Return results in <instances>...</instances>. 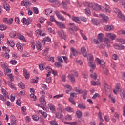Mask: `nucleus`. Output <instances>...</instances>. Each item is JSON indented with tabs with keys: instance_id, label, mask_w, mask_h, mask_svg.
Wrapping results in <instances>:
<instances>
[{
	"instance_id": "nucleus-14",
	"label": "nucleus",
	"mask_w": 125,
	"mask_h": 125,
	"mask_svg": "<svg viewBox=\"0 0 125 125\" xmlns=\"http://www.w3.org/2000/svg\"><path fill=\"white\" fill-rule=\"evenodd\" d=\"M97 61L98 63L100 64V65H101L102 68L103 67H104V68H105V62H104V61H102V60L101 61L99 59H97Z\"/></svg>"
},
{
	"instance_id": "nucleus-44",
	"label": "nucleus",
	"mask_w": 125,
	"mask_h": 125,
	"mask_svg": "<svg viewBox=\"0 0 125 125\" xmlns=\"http://www.w3.org/2000/svg\"><path fill=\"white\" fill-rule=\"evenodd\" d=\"M45 12L46 15H48L50 13H52V10H50V9H47L45 10Z\"/></svg>"
},
{
	"instance_id": "nucleus-16",
	"label": "nucleus",
	"mask_w": 125,
	"mask_h": 125,
	"mask_svg": "<svg viewBox=\"0 0 125 125\" xmlns=\"http://www.w3.org/2000/svg\"><path fill=\"white\" fill-rule=\"evenodd\" d=\"M114 48H115V49H119L120 50H122V49H124V48H125V46H124L123 45H120L118 44H116L115 45H114Z\"/></svg>"
},
{
	"instance_id": "nucleus-5",
	"label": "nucleus",
	"mask_w": 125,
	"mask_h": 125,
	"mask_svg": "<svg viewBox=\"0 0 125 125\" xmlns=\"http://www.w3.org/2000/svg\"><path fill=\"white\" fill-rule=\"evenodd\" d=\"M70 25H72L69 28V32L71 35H75V32H77V26L74 25L73 23H70Z\"/></svg>"
},
{
	"instance_id": "nucleus-43",
	"label": "nucleus",
	"mask_w": 125,
	"mask_h": 125,
	"mask_svg": "<svg viewBox=\"0 0 125 125\" xmlns=\"http://www.w3.org/2000/svg\"><path fill=\"white\" fill-rule=\"evenodd\" d=\"M63 97V94L57 95L53 97L54 99H59V98Z\"/></svg>"
},
{
	"instance_id": "nucleus-15",
	"label": "nucleus",
	"mask_w": 125,
	"mask_h": 125,
	"mask_svg": "<svg viewBox=\"0 0 125 125\" xmlns=\"http://www.w3.org/2000/svg\"><path fill=\"white\" fill-rule=\"evenodd\" d=\"M68 77V79L70 80V81L71 82V83H75V76L74 75V74H69Z\"/></svg>"
},
{
	"instance_id": "nucleus-49",
	"label": "nucleus",
	"mask_w": 125,
	"mask_h": 125,
	"mask_svg": "<svg viewBox=\"0 0 125 125\" xmlns=\"http://www.w3.org/2000/svg\"><path fill=\"white\" fill-rule=\"evenodd\" d=\"M30 97L33 99V101H36L37 100V96H36L34 93H31V94H30Z\"/></svg>"
},
{
	"instance_id": "nucleus-30",
	"label": "nucleus",
	"mask_w": 125,
	"mask_h": 125,
	"mask_svg": "<svg viewBox=\"0 0 125 125\" xmlns=\"http://www.w3.org/2000/svg\"><path fill=\"white\" fill-rule=\"evenodd\" d=\"M4 8L7 11L10 9V6H9V4H7V3H4Z\"/></svg>"
},
{
	"instance_id": "nucleus-20",
	"label": "nucleus",
	"mask_w": 125,
	"mask_h": 125,
	"mask_svg": "<svg viewBox=\"0 0 125 125\" xmlns=\"http://www.w3.org/2000/svg\"><path fill=\"white\" fill-rule=\"evenodd\" d=\"M23 75L24 76L25 79H29V78H30V74L28 73V71L25 69L23 70Z\"/></svg>"
},
{
	"instance_id": "nucleus-52",
	"label": "nucleus",
	"mask_w": 125,
	"mask_h": 125,
	"mask_svg": "<svg viewBox=\"0 0 125 125\" xmlns=\"http://www.w3.org/2000/svg\"><path fill=\"white\" fill-rule=\"evenodd\" d=\"M74 91L77 92V94H80L82 92V90H81L80 89H78V88H77V87L74 88Z\"/></svg>"
},
{
	"instance_id": "nucleus-64",
	"label": "nucleus",
	"mask_w": 125,
	"mask_h": 125,
	"mask_svg": "<svg viewBox=\"0 0 125 125\" xmlns=\"http://www.w3.org/2000/svg\"><path fill=\"white\" fill-rule=\"evenodd\" d=\"M50 110L53 113H55V107L54 106H51L50 108Z\"/></svg>"
},
{
	"instance_id": "nucleus-17",
	"label": "nucleus",
	"mask_w": 125,
	"mask_h": 125,
	"mask_svg": "<svg viewBox=\"0 0 125 125\" xmlns=\"http://www.w3.org/2000/svg\"><path fill=\"white\" fill-rule=\"evenodd\" d=\"M45 62H42V63L39 65V68L41 71H43L45 67H44V65H45Z\"/></svg>"
},
{
	"instance_id": "nucleus-59",
	"label": "nucleus",
	"mask_w": 125,
	"mask_h": 125,
	"mask_svg": "<svg viewBox=\"0 0 125 125\" xmlns=\"http://www.w3.org/2000/svg\"><path fill=\"white\" fill-rule=\"evenodd\" d=\"M3 57L5 58L8 59V58H9V54H8V53H7V52H6L3 55Z\"/></svg>"
},
{
	"instance_id": "nucleus-35",
	"label": "nucleus",
	"mask_w": 125,
	"mask_h": 125,
	"mask_svg": "<svg viewBox=\"0 0 125 125\" xmlns=\"http://www.w3.org/2000/svg\"><path fill=\"white\" fill-rule=\"evenodd\" d=\"M64 119L66 120V121H72V115H67L65 117Z\"/></svg>"
},
{
	"instance_id": "nucleus-9",
	"label": "nucleus",
	"mask_w": 125,
	"mask_h": 125,
	"mask_svg": "<svg viewBox=\"0 0 125 125\" xmlns=\"http://www.w3.org/2000/svg\"><path fill=\"white\" fill-rule=\"evenodd\" d=\"M64 88L65 89H66V93H67V94H69V92H70V91H71L72 89V86H71V85H64Z\"/></svg>"
},
{
	"instance_id": "nucleus-41",
	"label": "nucleus",
	"mask_w": 125,
	"mask_h": 125,
	"mask_svg": "<svg viewBox=\"0 0 125 125\" xmlns=\"http://www.w3.org/2000/svg\"><path fill=\"white\" fill-rule=\"evenodd\" d=\"M18 85L20 88H22V89H25V84H24V83H20L18 84Z\"/></svg>"
},
{
	"instance_id": "nucleus-29",
	"label": "nucleus",
	"mask_w": 125,
	"mask_h": 125,
	"mask_svg": "<svg viewBox=\"0 0 125 125\" xmlns=\"http://www.w3.org/2000/svg\"><path fill=\"white\" fill-rule=\"evenodd\" d=\"M73 21H75L76 23H78V24H81V21L78 18V17H73L72 18Z\"/></svg>"
},
{
	"instance_id": "nucleus-51",
	"label": "nucleus",
	"mask_w": 125,
	"mask_h": 125,
	"mask_svg": "<svg viewBox=\"0 0 125 125\" xmlns=\"http://www.w3.org/2000/svg\"><path fill=\"white\" fill-rule=\"evenodd\" d=\"M118 42H121L122 44H125V40L123 39H119L118 40Z\"/></svg>"
},
{
	"instance_id": "nucleus-48",
	"label": "nucleus",
	"mask_w": 125,
	"mask_h": 125,
	"mask_svg": "<svg viewBox=\"0 0 125 125\" xmlns=\"http://www.w3.org/2000/svg\"><path fill=\"white\" fill-rule=\"evenodd\" d=\"M56 23L57 26L59 27V28H61V29H62L63 28V23H62V22L56 21Z\"/></svg>"
},
{
	"instance_id": "nucleus-13",
	"label": "nucleus",
	"mask_w": 125,
	"mask_h": 125,
	"mask_svg": "<svg viewBox=\"0 0 125 125\" xmlns=\"http://www.w3.org/2000/svg\"><path fill=\"white\" fill-rule=\"evenodd\" d=\"M81 51L82 53L83 54V56L84 57H86L87 54L86 53V49H85V47H83L81 49Z\"/></svg>"
},
{
	"instance_id": "nucleus-26",
	"label": "nucleus",
	"mask_w": 125,
	"mask_h": 125,
	"mask_svg": "<svg viewBox=\"0 0 125 125\" xmlns=\"http://www.w3.org/2000/svg\"><path fill=\"white\" fill-rule=\"evenodd\" d=\"M56 14L59 19H60L61 20H63V17L60 15V13L59 12V11H56Z\"/></svg>"
},
{
	"instance_id": "nucleus-19",
	"label": "nucleus",
	"mask_w": 125,
	"mask_h": 125,
	"mask_svg": "<svg viewBox=\"0 0 125 125\" xmlns=\"http://www.w3.org/2000/svg\"><path fill=\"white\" fill-rule=\"evenodd\" d=\"M106 36L107 38H109L110 39H111V40L116 39V35L115 34H112L111 33H109L106 34Z\"/></svg>"
},
{
	"instance_id": "nucleus-39",
	"label": "nucleus",
	"mask_w": 125,
	"mask_h": 125,
	"mask_svg": "<svg viewBox=\"0 0 125 125\" xmlns=\"http://www.w3.org/2000/svg\"><path fill=\"white\" fill-rule=\"evenodd\" d=\"M36 47L38 50H42V44L40 42H38V43L36 44Z\"/></svg>"
},
{
	"instance_id": "nucleus-57",
	"label": "nucleus",
	"mask_w": 125,
	"mask_h": 125,
	"mask_svg": "<svg viewBox=\"0 0 125 125\" xmlns=\"http://www.w3.org/2000/svg\"><path fill=\"white\" fill-rule=\"evenodd\" d=\"M3 50H4V51H6V52H9L10 51V49H9V48H7L6 47H5V46H3Z\"/></svg>"
},
{
	"instance_id": "nucleus-55",
	"label": "nucleus",
	"mask_w": 125,
	"mask_h": 125,
	"mask_svg": "<svg viewBox=\"0 0 125 125\" xmlns=\"http://www.w3.org/2000/svg\"><path fill=\"white\" fill-rule=\"evenodd\" d=\"M83 76L84 79H87L88 77V73L86 71H85L83 73Z\"/></svg>"
},
{
	"instance_id": "nucleus-1",
	"label": "nucleus",
	"mask_w": 125,
	"mask_h": 125,
	"mask_svg": "<svg viewBox=\"0 0 125 125\" xmlns=\"http://www.w3.org/2000/svg\"><path fill=\"white\" fill-rule=\"evenodd\" d=\"M88 7L90 8H92L94 10L96 11H99V10H102L104 12H108L110 13V7L109 6H107L105 8H101V6L98 5V4H95L94 3H91L88 4Z\"/></svg>"
},
{
	"instance_id": "nucleus-24",
	"label": "nucleus",
	"mask_w": 125,
	"mask_h": 125,
	"mask_svg": "<svg viewBox=\"0 0 125 125\" xmlns=\"http://www.w3.org/2000/svg\"><path fill=\"white\" fill-rule=\"evenodd\" d=\"M65 110L68 113H74V109L70 106L66 107Z\"/></svg>"
},
{
	"instance_id": "nucleus-62",
	"label": "nucleus",
	"mask_w": 125,
	"mask_h": 125,
	"mask_svg": "<svg viewBox=\"0 0 125 125\" xmlns=\"http://www.w3.org/2000/svg\"><path fill=\"white\" fill-rule=\"evenodd\" d=\"M120 95L121 96V98L122 99H125V92L124 91L122 93L120 94Z\"/></svg>"
},
{
	"instance_id": "nucleus-8",
	"label": "nucleus",
	"mask_w": 125,
	"mask_h": 125,
	"mask_svg": "<svg viewBox=\"0 0 125 125\" xmlns=\"http://www.w3.org/2000/svg\"><path fill=\"white\" fill-rule=\"evenodd\" d=\"M104 30L105 31H107L108 32L113 31V30H114V26L113 25H106L104 27Z\"/></svg>"
},
{
	"instance_id": "nucleus-25",
	"label": "nucleus",
	"mask_w": 125,
	"mask_h": 125,
	"mask_svg": "<svg viewBox=\"0 0 125 125\" xmlns=\"http://www.w3.org/2000/svg\"><path fill=\"white\" fill-rule=\"evenodd\" d=\"M55 66L56 68H61L62 67V62H56L55 63Z\"/></svg>"
},
{
	"instance_id": "nucleus-46",
	"label": "nucleus",
	"mask_w": 125,
	"mask_h": 125,
	"mask_svg": "<svg viewBox=\"0 0 125 125\" xmlns=\"http://www.w3.org/2000/svg\"><path fill=\"white\" fill-rule=\"evenodd\" d=\"M88 60H89L90 61H92L93 60V55L91 54H89L87 57Z\"/></svg>"
},
{
	"instance_id": "nucleus-63",
	"label": "nucleus",
	"mask_w": 125,
	"mask_h": 125,
	"mask_svg": "<svg viewBox=\"0 0 125 125\" xmlns=\"http://www.w3.org/2000/svg\"><path fill=\"white\" fill-rule=\"evenodd\" d=\"M50 125H58V124L55 121H50Z\"/></svg>"
},
{
	"instance_id": "nucleus-11",
	"label": "nucleus",
	"mask_w": 125,
	"mask_h": 125,
	"mask_svg": "<svg viewBox=\"0 0 125 125\" xmlns=\"http://www.w3.org/2000/svg\"><path fill=\"white\" fill-rule=\"evenodd\" d=\"M104 87L105 92H109V91H110V89H111V87L109 86V85L107 84V83H106V82H104Z\"/></svg>"
},
{
	"instance_id": "nucleus-36",
	"label": "nucleus",
	"mask_w": 125,
	"mask_h": 125,
	"mask_svg": "<svg viewBox=\"0 0 125 125\" xmlns=\"http://www.w3.org/2000/svg\"><path fill=\"white\" fill-rule=\"evenodd\" d=\"M62 116H63L62 112H59L56 114V118H58V119H60V118H62Z\"/></svg>"
},
{
	"instance_id": "nucleus-47",
	"label": "nucleus",
	"mask_w": 125,
	"mask_h": 125,
	"mask_svg": "<svg viewBox=\"0 0 125 125\" xmlns=\"http://www.w3.org/2000/svg\"><path fill=\"white\" fill-rule=\"evenodd\" d=\"M32 119L34 121H39L40 118L37 115H33Z\"/></svg>"
},
{
	"instance_id": "nucleus-50",
	"label": "nucleus",
	"mask_w": 125,
	"mask_h": 125,
	"mask_svg": "<svg viewBox=\"0 0 125 125\" xmlns=\"http://www.w3.org/2000/svg\"><path fill=\"white\" fill-rule=\"evenodd\" d=\"M44 21H45V19H43V18L41 17L39 19V21L41 24H43L44 23Z\"/></svg>"
},
{
	"instance_id": "nucleus-58",
	"label": "nucleus",
	"mask_w": 125,
	"mask_h": 125,
	"mask_svg": "<svg viewBox=\"0 0 125 125\" xmlns=\"http://www.w3.org/2000/svg\"><path fill=\"white\" fill-rule=\"evenodd\" d=\"M48 2H50V3H58V1L57 0H47Z\"/></svg>"
},
{
	"instance_id": "nucleus-31",
	"label": "nucleus",
	"mask_w": 125,
	"mask_h": 125,
	"mask_svg": "<svg viewBox=\"0 0 125 125\" xmlns=\"http://www.w3.org/2000/svg\"><path fill=\"white\" fill-rule=\"evenodd\" d=\"M58 111H60V112H62L63 110V105H62V104H58Z\"/></svg>"
},
{
	"instance_id": "nucleus-56",
	"label": "nucleus",
	"mask_w": 125,
	"mask_h": 125,
	"mask_svg": "<svg viewBox=\"0 0 125 125\" xmlns=\"http://www.w3.org/2000/svg\"><path fill=\"white\" fill-rule=\"evenodd\" d=\"M50 20L51 22H55L56 23V22H57V21H56V20H55V19H54V16H50Z\"/></svg>"
},
{
	"instance_id": "nucleus-45",
	"label": "nucleus",
	"mask_w": 125,
	"mask_h": 125,
	"mask_svg": "<svg viewBox=\"0 0 125 125\" xmlns=\"http://www.w3.org/2000/svg\"><path fill=\"white\" fill-rule=\"evenodd\" d=\"M8 85H9V86H10V87L13 88V89H14V90H16V87H14V86L12 85V83L8 82Z\"/></svg>"
},
{
	"instance_id": "nucleus-33",
	"label": "nucleus",
	"mask_w": 125,
	"mask_h": 125,
	"mask_svg": "<svg viewBox=\"0 0 125 125\" xmlns=\"http://www.w3.org/2000/svg\"><path fill=\"white\" fill-rule=\"evenodd\" d=\"M7 26H5L4 24L0 25V30L1 31H4L6 30Z\"/></svg>"
},
{
	"instance_id": "nucleus-42",
	"label": "nucleus",
	"mask_w": 125,
	"mask_h": 125,
	"mask_svg": "<svg viewBox=\"0 0 125 125\" xmlns=\"http://www.w3.org/2000/svg\"><path fill=\"white\" fill-rule=\"evenodd\" d=\"M67 4H70V0H66L63 2V7H67Z\"/></svg>"
},
{
	"instance_id": "nucleus-2",
	"label": "nucleus",
	"mask_w": 125,
	"mask_h": 125,
	"mask_svg": "<svg viewBox=\"0 0 125 125\" xmlns=\"http://www.w3.org/2000/svg\"><path fill=\"white\" fill-rule=\"evenodd\" d=\"M1 92L5 98L3 97V96L2 95L0 94V99H1V100H2L3 101H6L7 98H8V99H9V96H8V93H7L5 89H2Z\"/></svg>"
},
{
	"instance_id": "nucleus-22",
	"label": "nucleus",
	"mask_w": 125,
	"mask_h": 125,
	"mask_svg": "<svg viewBox=\"0 0 125 125\" xmlns=\"http://www.w3.org/2000/svg\"><path fill=\"white\" fill-rule=\"evenodd\" d=\"M10 123H8V125H16V118L15 117H14L13 118H12V121Z\"/></svg>"
},
{
	"instance_id": "nucleus-21",
	"label": "nucleus",
	"mask_w": 125,
	"mask_h": 125,
	"mask_svg": "<svg viewBox=\"0 0 125 125\" xmlns=\"http://www.w3.org/2000/svg\"><path fill=\"white\" fill-rule=\"evenodd\" d=\"M88 66H89V67H90V68H91L92 69H95L96 67L95 66V63L92 61L89 62Z\"/></svg>"
},
{
	"instance_id": "nucleus-40",
	"label": "nucleus",
	"mask_w": 125,
	"mask_h": 125,
	"mask_svg": "<svg viewBox=\"0 0 125 125\" xmlns=\"http://www.w3.org/2000/svg\"><path fill=\"white\" fill-rule=\"evenodd\" d=\"M10 37L11 38H15L16 37V32L12 31L10 33Z\"/></svg>"
},
{
	"instance_id": "nucleus-23",
	"label": "nucleus",
	"mask_w": 125,
	"mask_h": 125,
	"mask_svg": "<svg viewBox=\"0 0 125 125\" xmlns=\"http://www.w3.org/2000/svg\"><path fill=\"white\" fill-rule=\"evenodd\" d=\"M98 40L100 41V42H103V34L102 33L99 34L98 36Z\"/></svg>"
},
{
	"instance_id": "nucleus-12",
	"label": "nucleus",
	"mask_w": 125,
	"mask_h": 125,
	"mask_svg": "<svg viewBox=\"0 0 125 125\" xmlns=\"http://www.w3.org/2000/svg\"><path fill=\"white\" fill-rule=\"evenodd\" d=\"M17 36L19 40H22L24 42H27V41H26V39H25V37L23 35L20 34H17Z\"/></svg>"
},
{
	"instance_id": "nucleus-54",
	"label": "nucleus",
	"mask_w": 125,
	"mask_h": 125,
	"mask_svg": "<svg viewBox=\"0 0 125 125\" xmlns=\"http://www.w3.org/2000/svg\"><path fill=\"white\" fill-rule=\"evenodd\" d=\"M91 78H92V79H94V80H96V79H97V75L95 73L91 74Z\"/></svg>"
},
{
	"instance_id": "nucleus-4",
	"label": "nucleus",
	"mask_w": 125,
	"mask_h": 125,
	"mask_svg": "<svg viewBox=\"0 0 125 125\" xmlns=\"http://www.w3.org/2000/svg\"><path fill=\"white\" fill-rule=\"evenodd\" d=\"M114 11L115 13L118 14V17H119V18L120 19H121V21H123V22H125V16H124V15H123V14L122 13V12H121V11H120V10H119L117 8H114Z\"/></svg>"
},
{
	"instance_id": "nucleus-10",
	"label": "nucleus",
	"mask_w": 125,
	"mask_h": 125,
	"mask_svg": "<svg viewBox=\"0 0 125 125\" xmlns=\"http://www.w3.org/2000/svg\"><path fill=\"white\" fill-rule=\"evenodd\" d=\"M78 107L79 109H81V110H84V109L86 108L85 105L83 103H78Z\"/></svg>"
},
{
	"instance_id": "nucleus-37",
	"label": "nucleus",
	"mask_w": 125,
	"mask_h": 125,
	"mask_svg": "<svg viewBox=\"0 0 125 125\" xmlns=\"http://www.w3.org/2000/svg\"><path fill=\"white\" fill-rule=\"evenodd\" d=\"M42 42H44V43H45V42H51V39H50L49 37H47L43 40Z\"/></svg>"
},
{
	"instance_id": "nucleus-61",
	"label": "nucleus",
	"mask_w": 125,
	"mask_h": 125,
	"mask_svg": "<svg viewBox=\"0 0 125 125\" xmlns=\"http://www.w3.org/2000/svg\"><path fill=\"white\" fill-rule=\"evenodd\" d=\"M77 96V93H75V92H72L70 94V97L72 98V97L73 98H74V97H76Z\"/></svg>"
},
{
	"instance_id": "nucleus-27",
	"label": "nucleus",
	"mask_w": 125,
	"mask_h": 125,
	"mask_svg": "<svg viewBox=\"0 0 125 125\" xmlns=\"http://www.w3.org/2000/svg\"><path fill=\"white\" fill-rule=\"evenodd\" d=\"M71 52H72L73 55L74 56H77V55H78V52H77V51H76V49H75V48L71 47Z\"/></svg>"
},
{
	"instance_id": "nucleus-32",
	"label": "nucleus",
	"mask_w": 125,
	"mask_h": 125,
	"mask_svg": "<svg viewBox=\"0 0 125 125\" xmlns=\"http://www.w3.org/2000/svg\"><path fill=\"white\" fill-rule=\"evenodd\" d=\"M58 36L61 38V39H63V30H60L58 32Z\"/></svg>"
},
{
	"instance_id": "nucleus-7",
	"label": "nucleus",
	"mask_w": 125,
	"mask_h": 125,
	"mask_svg": "<svg viewBox=\"0 0 125 125\" xmlns=\"http://www.w3.org/2000/svg\"><path fill=\"white\" fill-rule=\"evenodd\" d=\"M21 4L22 6H30L31 2L30 1H23L21 2Z\"/></svg>"
},
{
	"instance_id": "nucleus-6",
	"label": "nucleus",
	"mask_w": 125,
	"mask_h": 125,
	"mask_svg": "<svg viewBox=\"0 0 125 125\" xmlns=\"http://www.w3.org/2000/svg\"><path fill=\"white\" fill-rule=\"evenodd\" d=\"M4 70V74L6 75V76H9V78L12 81V79H13V76L12 74H8V73H11V70L8 68H6V69Z\"/></svg>"
},
{
	"instance_id": "nucleus-53",
	"label": "nucleus",
	"mask_w": 125,
	"mask_h": 125,
	"mask_svg": "<svg viewBox=\"0 0 125 125\" xmlns=\"http://www.w3.org/2000/svg\"><path fill=\"white\" fill-rule=\"evenodd\" d=\"M91 83L92 85H99L100 84V82H95V81H93L91 82Z\"/></svg>"
},
{
	"instance_id": "nucleus-28",
	"label": "nucleus",
	"mask_w": 125,
	"mask_h": 125,
	"mask_svg": "<svg viewBox=\"0 0 125 125\" xmlns=\"http://www.w3.org/2000/svg\"><path fill=\"white\" fill-rule=\"evenodd\" d=\"M76 114L79 118H81L83 116V113L80 110H77Z\"/></svg>"
},
{
	"instance_id": "nucleus-60",
	"label": "nucleus",
	"mask_w": 125,
	"mask_h": 125,
	"mask_svg": "<svg viewBox=\"0 0 125 125\" xmlns=\"http://www.w3.org/2000/svg\"><path fill=\"white\" fill-rule=\"evenodd\" d=\"M80 19L83 21V22H86L87 20L86 18L84 17H81L80 18Z\"/></svg>"
},
{
	"instance_id": "nucleus-34",
	"label": "nucleus",
	"mask_w": 125,
	"mask_h": 125,
	"mask_svg": "<svg viewBox=\"0 0 125 125\" xmlns=\"http://www.w3.org/2000/svg\"><path fill=\"white\" fill-rule=\"evenodd\" d=\"M80 33L83 40H85V41H87V37H86V36H85L83 33V30H80Z\"/></svg>"
},
{
	"instance_id": "nucleus-3",
	"label": "nucleus",
	"mask_w": 125,
	"mask_h": 125,
	"mask_svg": "<svg viewBox=\"0 0 125 125\" xmlns=\"http://www.w3.org/2000/svg\"><path fill=\"white\" fill-rule=\"evenodd\" d=\"M40 102L41 104H38V106L44 109V106H46V102L45 101L44 96H42L40 97Z\"/></svg>"
},
{
	"instance_id": "nucleus-38",
	"label": "nucleus",
	"mask_w": 125,
	"mask_h": 125,
	"mask_svg": "<svg viewBox=\"0 0 125 125\" xmlns=\"http://www.w3.org/2000/svg\"><path fill=\"white\" fill-rule=\"evenodd\" d=\"M22 22L23 24V25H27L28 26V20L25 18H23L22 19Z\"/></svg>"
},
{
	"instance_id": "nucleus-18",
	"label": "nucleus",
	"mask_w": 125,
	"mask_h": 125,
	"mask_svg": "<svg viewBox=\"0 0 125 125\" xmlns=\"http://www.w3.org/2000/svg\"><path fill=\"white\" fill-rule=\"evenodd\" d=\"M100 16L102 17L104 22L107 23V21H108V17L105 16V14H100Z\"/></svg>"
}]
</instances>
